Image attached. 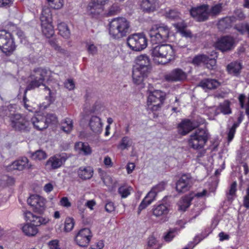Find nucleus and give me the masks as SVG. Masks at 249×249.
Here are the masks:
<instances>
[{
    "label": "nucleus",
    "instance_id": "6e6d98bb",
    "mask_svg": "<svg viewBox=\"0 0 249 249\" xmlns=\"http://www.w3.org/2000/svg\"><path fill=\"white\" fill-rule=\"evenodd\" d=\"M115 209V206L113 202L108 201L107 202L105 205V210L107 212L111 213L114 211Z\"/></svg>",
    "mask_w": 249,
    "mask_h": 249
},
{
    "label": "nucleus",
    "instance_id": "69168bd1",
    "mask_svg": "<svg viewBox=\"0 0 249 249\" xmlns=\"http://www.w3.org/2000/svg\"><path fill=\"white\" fill-rule=\"evenodd\" d=\"M12 4V0H0V7L7 8Z\"/></svg>",
    "mask_w": 249,
    "mask_h": 249
},
{
    "label": "nucleus",
    "instance_id": "79ce46f5",
    "mask_svg": "<svg viewBox=\"0 0 249 249\" xmlns=\"http://www.w3.org/2000/svg\"><path fill=\"white\" fill-rule=\"evenodd\" d=\"M49 221V219L44 218L42 216H36L35 215V217L32 221V224L36 227L42 224H46Z\"/></svg>",
    "mask_w": 249,
    "mask_h": 249
},
{
    "label": "nucleus",
    "instance_id": "052dcab7",
    "mask_svg": "<svg viewBox=\"0 0 249 249\" xmlns=\"http://www.w3.org/2000/svg\"><path fill=\"white\" fill-rule=\"evenodd\" d=\"M45 89L49 91V97H46V100L48 101L47 105H45L44 107H46L50 105L54 101V97L52 92H51L49 88L45 87Z\"/></svg>",
    "mask_w": 249,
    "mask_h": 249
},
{
    "label": "nucleus",
    "instance_id": "39448f33",
    "mask_svg": "<svg viewBox=\"0 0 249 249\" xmlns=\"http://www.w3.org/2000/svg\"><path fill=\"white\" fill-rule=\"evenodd\" d=\"M170 29L165 25H155L149 31L151 41L153 44L161 43L166 41L169 37Z\"/></svg>",
    "mask_w": 249,
    "mask_h": 249
},
{
    "label": "nucleus",
    "instance_id": "f03ea898",
    "mask_svg": "<svg viewBox=\"0 0 249 249\" xmlns=\"http://www.w3.org/2000/svg\"><path fill=\"white\" fill-rule=\"evenodd\" d=\"M150 54L155 63L165 65L174 59L175 52L172 45H157L150 50Z\"/></svg>",
    "mask_w": 249,
    "mask_h": 249
},
{
    "label": "nucleus",
    "instance_id": "f3484780",
    "mask_svg": "<svg viewBox=\"0 0 249 249\" xmlns=\"http://www.w3.org/2000/svg\"><path fill=\"white\" fill-rule=\"evenodd\" d=\"M190 14L198 21H205L208 19L209 16L208 7L206 5H202L193 8L190 11Z\"/></svg>",
    "mask_w": 249,
    "mask_h": 249
},
{
    "label": "nucleus",
    "instance_id": "3c124183",
    "mask_svg": "<svg viewBox=\"0 0 249 249\" xmlns=\"http://www.w3.org/2000/svg\"><path fill=\"white\" fill-rule=\"evenodd\" d=\"M238 124L237 123H234L232 127L230 129L228 136V141L229 142L231 141L233 139L236 129L238 127Z\"/></svg>",
    "mask_w": 249,
    "mask_h": 249
},
{
    "label": "nucleus",
    "instance_id": "9d476101",
    "mask_svg": "<svg viewBox=\"0 0 249 249\" xmlns=\"http://www.w3.org/2000/svg\"><path fill=\"white\" fill-rule=\"evenodd\" d=\"M0 49L6 54L12 53L15 49L11 34L5 30L0 31Z\"/></svg>",
    "mask_w": 249,
    "mask_h": 249
},
{
    "label": "nucleus",
    "instance_id": "37998d69",
    "mask_svg": "<svg viewBox=\"0 0 249 249\" xmlns=\"http://www.w3.org/2000/svg\"><path fill=\"white\" fill-rule=\"evenodd\" d=\"M131 188L126 186H121L118 189V193L122 198H125L130 194Z\"/></svg>",
    "mask_w": 249,
    "mask_h": 249
},
{
    "label": "nucleus",
    "instance_id": "f704fd0d",
    "mask_svg": "<svg viewBox=\"0 0 249 249\" xmlns=\"http://www.w3.org/2000/svg\"><path fill=\"white\" fill-rule=\"evenodd\" d=\"M58 29L59 34L65 38H68L70 36V31L68 26L65 23H60L58 24Z\"/></svg>",
    "mask_w": 249,
    "mask_h": 249
},
{
    "label": "nucleus",
    "instance_id": "7c9ffc66",
    "mask_svg": "<svg viewBox=\"0 0 249 249\" xmlns=\"http://www.w3.org/2000/svg\"><path fill=\"white\" fill-rule=\"evenodd\" d=\"M241 69V64L237 61L231 62L228 64L227 67V70L228 72L234 75H237L239 74Z\"/></svg>",
    "mask_w": 249,
    "mask_h": 249
},
{
    "label": "nucleus",
    "instance_id": "a878e982",
    "mask_svg": "<svg viewBox=\"0 0 249 249\" xmlns=\"http://www.w3.org/2000/svg\"><path fill=\"white\" fill-rule=\"evenodd\" d=\"M220 85L219 82L213 79H204L199 83L198 86L203 89H213L217 88Z\"/></svg>",
    "mask_w": 249,
    "mask_h": 249
},
{
    "label": "nucleus",
    "instance_id": "8fccbe9b",
    "mask_svg": "<svg viewBox=\"0 0 249 249\" xmlns=\"http://www.w3.org/2000/svg\"><path fill=\"white\" fill-rule=\"evenodd\" d=\"M87 48L88 53L92 55L97 54L98 52L97 47L93 44H87Z\"/></svg>",
    "mask_w": 249,
    "mask_h": 249
},
{
    "label": "nucleus",
    "instance_id": "6ab92c4d",
    "mask_svg": "<svg viewBox=\"0 0 249 249\" xmlns=\"http://www.w3.org/2000/svg\"><path fill=\"white\" fill-rule=\"evenodd\" d=\"M65 160L64 157L55 155L49 159L46 163V166L53 169H57L62 166Z\"/></svg>",
    "mask_w": 249,
    "mask_h": 249
},
{
    "label": "nucleus",
    "instance_id": "412c9836",
    "mask_svg": "<svg viewBox=\"0 0 249 249\" xmlns=\"http://www.w3.org/2000/svg\"><path fill=\"white\" fill-rule=\"evenodd\" d=\"M170 211V205L168 203H163L160 204L153 209V214L156 217L166 215Z\"/></svg>",
    "mask_w": 249,
    "mask_h": 249
},
{
    "label": "nucleus",
    "instance_id": "f257e3e1",
    "mask_svg": "<svg viewBox=\"0 0 249 249\" xmlns=\"http://www.w3.org/2000/svg\"><path fill=\"white\" fill-rule=\"evenodd\" d=\"M150 59L146 54H141L136 58L132 72L133 80L135 84H140L147 76L150 71Z\"/></svg>",
    "mask_w": 249,
    "mask_h": 249
},
{
    "label": "nucleus",
    "instance_id": "b1692460",
    "mask_svg": "<svg viewBox=\"0 0 249 249\" xmlns=\"http://www.w3.org/2000/svg\"><path fill=\"white\" fill-rule=\"evenodd\" d=\"M140 5L143 11L152 12L158 7V0H140Z\"/></svg>",
    "mask_w": 249,
    "mask_h": 249
},
{
    "label": "nucleus",
    "instance_id": "de8ad7c7",
    "mask_svg": "<svg viewBox=\"0 0 249 249\" xmlns=\"http://www.w3.org/2000/svg\"><path fill=\"white\" fill-rule=\"evenodd\" d=\"M44 117H45V122L46 124H47V127L49 124H54L57 122V117L56 115L53 114H48Z\"/></svg>",
    "mask_w": 249,
    "mask_h": 249
},
{
    "label": "nucleus",
    "instance_id": "680f3d73",
    "mask_svg": "<svg viewBox=\"0 0 249 249\" xmlns=\"http://www.w3.org/2000/svg\"><path fill=\"white\" fill-rule=\"evenodd\" d=\"M119 10V7L117 5H113L108 10L107 15L109 16L115 15Z\"/></svg>",
    "mask_w": 249,
    "mask_h": 249
},
{
    "label": "nucleus",
    "instance_id": "a211bd4d",
    "mask_svg": "<svg viewBox=\"0 0 249 249\" xmlns=\"http://www.w3.org/2000/svg\"><path fill=\"white\" fill-rule=\"evenodd\" d=\"M32 166L29 160L26 157H23L12 162L9 166V169L22 171L24 169H31Z\"/></svg>",
    "mask_w": 249,
    "mask_h": 249
},
{
    "label": "nucleus",
    "instance_id": "ddd939ff",
    "mask_svg": "<svg viewBox=\"0 0 249 249\" xmlns=\"http://www.w3.org/2000/svg\"><path fill=\"white\" fill-rule=\"evenodd\" d=\"M92 236L89 229L84 228L77 233L75 237V241L79 246L86 247L89 245Z\"/></svg>",
    "mask_w": 249,
    "mask_h": 249
},
{
    "label": "nucleus",
    "instance_id": "c85d7f7f",
    "mask_svg": "<svg viewBox=\"0 0 249 249\" xmlns=\"http://www.w3.org/2000/svg\"><path fill=\"white\" fill-rule=\"evenodd\" d=\"M93 173V170L90 166H82L78 170V174L82 179H88L90 178Z\"/></svg>",
    "mask_w": 249,
    "mask_h": 249
},
{
    "label": "nucleus",
    "instance_id": "5701e85b",
    "mask_svg": "<svg viewBox=\"0 0 249 249\" xmlns=\"http://www.w3.org/2000/svg\"><path fill=\"white\" fill-rule=\"evenodd\" d=\"M103 7L100 5L89 2L87 7V12L92 18H97L103 13Z\"/></svg>",
    "mask_w": 249,
    "mask_h": 249
},
{
    "label": "nucleus",
    "instance_id": "13d9d810",
    "mask_svg": "<svg viewBox=\"0 0 249 249\" xmlns=\"http://www.w3.org/2000/svg\"><path fill=\"white\" fill-rule=\"evenodd\" d=\"M48 246L50 249H59V241L57 239L49 242Z\"/></svg>",
    "mask_w": 249,
    "mask_h": 249
},
{
    "label": "nucleus",
    "instance_id": "1a4fd4ad",
    "mask_svg": "<svg viewBox=\"0 0 249 249\" xmlns=\"http://www.w3.org/2000/svg\"><path fill=\"white\" fill-rule=\"evenodd\" d=\"M165 98V93L156 90L150 92L147 98V106L152 111L159 110L162 105Z\"/></svg>",
    "mask_w": 249,
    "mask_h": 249
},
{
    "label": "nucleus",
    "instance_id": "2eb2a0df",
    "mask_svg": "<svg viewBox=\"0 0 249 249\" xmlns=\"http://www.w3.org/2000/svg\"><path fill=\"white\" fill-rule=\"evenodd\" d=\"M192 63L196 65L204 64L210 70H213L216 68V61L214 58H209L205 54H199L194 57Z\"/></svg>",
    "mask_w": 249,
    "mask_h": 249
},
{
    "label": "nucleus",
    "instance_id": "bb28decb",
    "mask_svg": "<svg viewBox=\"0 0 249 249\" xmlns=\"http://www.w3.org/2000/svg\"><path fill=\"white\" fill-rule=\"evenodd\" d=\"M236 20V18L234 16L227 17L221 19L218 24V28L221 31H224L226 29L231 26L232 24Z\"/></svg>",
    "mask_w": 249,
    "mask_h": 249
},
{
    "label": "nucleus",
    "instance_id": "338daca9",
    "mask_svg": "<svg viewBox=\"0 0 249 249\" xmlns=\"http://www.w3.org/2000/svg\"><path fill=\"white\" fill-rule=\"evenodd\" d=\"M236 182H234L231 184L229 190V195L232 196L235 194L236 191Z\"/></svg>",
    "mask_w": 249,
    "mask_h": 249
},
{
    "label": "nucleus",
    "instance_id": "473e14b6",
    "mask_svg": "<svg viewBox=\"0 0 249 249\" xmlns=\"http://www.w3.org/2000/svg\"><path fill=\"white\" fill-rule=\"evenodd\" d=\"M43 34L48 38L52 36L54 34L53 26L52 22L41 23Z\"/></svg>",
    "mask_w": 249,
    "mask_h": 249
},
{
    "label": "nucleus",
    "instance_id": "c03bdc74",
    "mask_svg": "<svg viewBox=\"0 0 249 249\" xmlns=\"http://www.w3.org/2000/svg\"><path fill=\"white\" fill-rule=\"evenodd\" d=\"M220 109L221 112L224 114H229L231 112L230 107V102L228 101H225L220 105Z\"/></svg>",
    "mask_w": 249,
    "mask_h": 249
},
{
    "label": "nucleus",
    "instance_id": "49530a36",
    "mask_svg": "<svg viewBox=\"0 0 249 249\" xmlns=\"http://www.w3.org/2000/svg\"><path fill=\"white\" fill-rule=\"evenodd\" d=\"M177 231L176 228L170 230L164 236V239L166 242H170L175 236V233Z\"/></svg>",
    "mask_w": 249,
    "mask_h": 249
},
{
    "label": "nucleus",
    "instance_id": "c9c22d12",
    "mask_svg": "<svg viewBox=\"0 0 249 249\" xmlns=\"http://www.w3.org/2000/svg\"><path fill=\"white\" fill-rule=\"evenodd\" d=\"M132 142L131 139L127 136L124 137L122 138L118 145V148L121 149L122 150L128 149L132 145Z\"/></svg>",
    "mask_w": 249,
    "mask_h": 249
},
{
    "label": "nucleus",
    "instance_id": "c756f323",
    "mask_svg": "<svg viewBox=\"0 0 249 249\" xmlns=\"http://www.w3.org/2000/svg\"><path fill=\"white\" fill-rule=\"evenodd\" d=\"M75 149L79 153L83 152L84 155H89L92 152L91 148L88 143L77 142L75 144Z\"/></svg>",
    "mask_w": 249,
    "mask_h": 249
},
{
    "label": "nucleus",
    "instance_id": "09e8293b",
    "mask_svg": "<svg viewBox=\"0 0 249 249\" xmlns=\"http://www.w3.org/2000/svg\"><path fill=\"white\" fill-rule=\"evenodd\" d=\"M166 16L167 18L171 19H177L179 18V13L176 10H171L166 12Z\"/></svg>",
    "mask_w": 249,
    "mask_h": 249
},
{
    "label": "nucleus",
    "instance_id": "7ed1b4c3",
    "mask_svg": "<svg viewBox=\"0 0 249 249\" xmlns=\"http://www.w3.org/2000/svg\"><path fill=\"white\" fill-rule=\"evenodd\" d=\"M130 32V22L125 18H114L109 22V33L113 38H121L126 36Z\"/></svg>",
    "mask_w": 249,
    "mask_h": 249
},
{
    "label": "nucleus",
    "instance_id": "dca6fc26",
    "mask_svg": "<svg viewBox=\"0 0 249 249\" xmlns=\"http://www.w3.org/2000/svg\"><path fill=\"white\" fill-rule=\"evenodd\" d=\"M187 73L182 70L176 68L165 75V79L168 82H182L186 79Z\"/></svg>",
    "mask_w": 249,
    "mask_h": 249
},
{
    "label": "nucleus",
    "instance_id": "cd10ccee",
    "mask_svg": "<svg viewBox=\"0 0 249 249\" xmlns=\"http://www.w3.org/2000/svg\"><path fill=\"white\" fill-rule=\"evenodd\" d=\"M157 194L152 189L147 194L146 196L141 203L139 207V211L140 212L145 209L148 205H150L155 199Z\"/></svg>",
    "mask_w": 249,
    "mask_h": 249
},
{
    "label": "nucleus",
    "instance_id": "393cba45",
    "mask_svg": "<svg viewBox=\"0 0 249 249\" xmlns=\"http://www.w3.org/2000/svg\"><path fill=\"white\" fill-rule=\"evenodd\" d=\"M196 126L189 120L183 121L178 125V131L181 135H185L194 129Z\"/></svg>",
    "mask_w": 249,
    "mask_h": 249
},
{
    "label": "nucleus",
    "instance_id": "a19ab883",
    "mask_svg": "<svg viewBox=\"0 0 249 249\" xmlns=\"http://www.w3.org/2000/svg\"><path fill=\"white\" fill-rule=\"evenodd\" d=\"M48 5L54 9L61 8L64 4V0H47Z\"/></svg>",
    "mask_w": 249,
    "mask_h": 249
},
{
    "label": "nucleus",
    "instance_id": "aec40b11",
    "mask_svg": "<svg viewBox=\"0 0 249 249\" xmlns=\"http://www.w3.org/2000/svg\"><path fill=\"white\" fill-rule=\"evenodd\" d=\"M30 120L31 124H32L34 127L37 130H42L47 127L45 117L44 116L38 114Z\"/></svg>",
    "mask_w": 249,
    "mask_h": 249
},
{
    "label": "nucleus",
    "instance_id": "423d86ee",
    "mask_svg": "<svg viewBox=\"0 0 249 249\" xmlns=\"http://www.w3.org/2000/svg\"><path fill=\"white\" fill-rule=\"evenodd\" d=\"M208 140V132L205 128L196 129L190 135L188 143L190 147L194 149H200L203 147Z\"/></svg>",
    "mask_w": 249,
    "mask_h": 249
},
{
    "label": "nucleus",
    "instance_id": "20e7f679",
    "mask_svg": "<svg viewBox=\"0 0 249 249\" xmlns=\"http://www.w3.org/2000/svg\"><path fill=\"white\" fill-rule=\"evenodd\" d=\"M51 71L47 69L37 68L35 69L30 75V82L27 86L25 94L27 90L39 87L43 85L45 81L49 80L51 75Z\"/></svg>",
    "mask_w": 249,
    "mask_h": 249
},
{
    "label": "nucleus",
    "instance_id": "774afa93",
    "mask_svg": "<svg viewBox=\"0 0 249 249\" xmlns=\"http://www.w3.org/2000/svg\"><path fill=\"white\" fill-rule=\"evenodd\" d=\"M25 217L27 220L32 222L35 215L30 212H26L24 213Z\"/></svg>",
    "mask_w": 249,
    "mask_h": 249
},
{
    "label": "nucleus",
    "instance_id": "864d4df0",
    "mask_svg": "<svg viewBox=\"0 0 249 249\" xmlns=\"http://www.w3.org/2000/svg\"><path fill=\"white\" fill-rule=\"evenodd\" d=\"M165 184L164 182H160L157 185L154 186L152 189L157 194L160 192L162 191L165 189Z\"/></svg>",
    "mask_w": 249,
    "mask_h": 249
},
{
    "label": "nucleus",
    "instance_id": "0eeeda50",
    "mask_svg": "<svg viewBox=\"0 0 249 249\" xmlns=\"http://www.w3.org/2000/svg\"><path fill=\"white\" fill-rule=\"evenodd\" d=\"M11 126L15 130L19 131H29L31 122L29 116L24 117L20 114H11L9 116Z\"/></svg>",
    "mask_w": 249,
    "mask_h": 249
},
{
    "label": "nucleus",
    "instance_id": "0e129e2a",
    "mask_svg": "<svg viewBox=\"0 0 249 249\" xmlns=\"http://www.w3.org/2000/svg\"><path fill=\"white\" fill-rule=\"evenodd\" d=\"M60 203L61 206L69 208L71 206V203L67 197H62L60 200Z\"/></svg>",
    "mask_w": 249,
    "mask_h": 249
},
{
    "label": "nucleus",
    "instance_id": "a18cd8bd",
    "mask_svg": "<svg viewBox=\"0 0 249 249\" xmlns=\"http://www.w3.org/2000/svg\"><path fill=\"white\" fill-rule=\"evenodd\" d=\"M74 220L71 218H66L65 222V231L67 232L70 231L74 226Z\"/></svg>",
    "mask_w": 249,
    "mask_h": 249
},
{
    "label": "nucleus",
    "instance_id": "603ef678",
    "mask_svg": "<svg viewBox=\"0 0 249 249\" xmlns=\"http://www.w3.org/2000/svg\"><path fill=\"white\" fill-rule=\"evenodd\" d=\"M49 43L50 45L54 48V49L57 51L58 52H60L61 53L65 54L66 53V50L64 49L61 48L60 46H59L56 42L53 39H51L49 41Z\"/></svg>",
    "mask_w": 249,
    "mask_h": 249
},
{
    "label": "nucleus",
    "instance_id": "e433bc0d",
    "mask_svg": "<svg viewBox=\"0 0 249 249\" xmlns=\"http://www.w3.org/2000/svg\"><path fill=\"white\" fill-rule=\"evenodd\" d=\"M73 124L72 120L70 118H66L62 123L61 129L67 133H69L72 130Z\"/></svg>",
    "mask_w": 249,
    "mask_h": 249
},
{
    "label": "nucleus",
    "instance_id": "9b49d317",
    "mask_svg": "<svg viewBox=\"0 0 249 249\" xmlns=\"http://www.w3.org/2000/svg\"><path fill=\"white\" fill-rule=\"evenodd\" d=\"M34 212L42 213L46 209V200L43 197L36 195H31L27 200Z\"/></svg>",
    "mask_w": 249,
    "mask_h": 249
},
{
    "label": "nucleus",
    "instance_id": "72a5a7b5",
    "mask_svg": "<svg viewBox=\"0 0 249 249\" xmlns=\"http://www.w3.org/2000/svg\"><path fill=\"white\" fill-rule=\"evenodd\" d=\"M22 231L29 236L35 235L37 232V229L33 224H27L22 227Z\"/></svg>",
    "mask_w": 249,
    "mask_h": 249
},
{
    "label": "nucleus",
    "instance_id": "4468645a",
    "mask_svg": "<svg viewBox=\"0 0 249 249\" xmlns=\"http://www.w3.org/2000/svg\"><path fill=\"white\" fill-rule=\"evenodd\" d=\"M215 46L222 52L231 50L234 47V40L230 36H225L219 39L215 43Z\"/></svg>",
    "mask_w": 249,
    "mask_h": 249
},
{
    "label": "nucleus",
    "instance_id": "4be33fe9",
    "mask_svg": "<svg viewBox=\"0 0 249 249\" xmlns=\"http://www.w3.org/2000/svg\"><path fill=\"white\" fill-rule=\"evenodd\" d=\"M89 125L93 132L99 134L102 131V124L99 117L93 116L89 120Z\"/></svg>",
    "mask_w": 249,
    "mask_h": 249
},
{
    "label": "nucleus",
    "instance_id": "f8f14e48",
    "mask_svg": "<svg viewBox=\"0 0 249 249\" xmlns=\"http://www.w3.org/2000/svg\"><path fill=\"white\" fill-rule=\"evenodd\" d=\"M193 183V180L190 174L181 176L176 182V190L178 193H184L189 191Z\"/></svg>",
    "mask_w": 249,
    "mask_h": 249
},
{
    "label": "nucleus",
    "instance_id": "2f4dec72",
    "mask_svg": "<svg viewBox=\"0 0 249 249\" xmlns=\"http://www.w3.org/2000/svg\"><path fill=\"white\" fill-rule=\"evenodd\" d=\"M41 23L52 22V14L48 7L43 8L40 16Z\"/></svg>",
    "mask_w": 249,
    "mask_h": 249
},
{
    "label": "nucleus",
    "instance_id": "4c0bfd02",
    "mask_svg": "<svg viewBox=\"0 0 249 249\" xmlns=\"http://www.w3.org/2000/svg\"><path fill=\"white\" fill-rule=\"evenodd\" d=\"M192 199L189 197H185L178 203V210L185 211L190 205Z\"/></svg>",
    "mask_w": 249,
    "mask_h": 249
},
{
    "label": "nucleus",
    "instance_id": "bf43d9fd",
    "mask_svg": "<svg viewBox=\"0 0 249 249\" xmlns=\"http://www.w3.org/2000/svg\"><path fill=\"white\" fill-rule=\"evenodd\" d=\"M65 87L69 90H72L75 88V84L72 79H69L64 83Z\"/></svg>",
    "mask_w": 249,
    "mask_h": 249
},
{
    "label": "nucleus",
    "instance_id": "5fc2aeb1",
    "mask_svg": "<svg viewBox=\"0 0 249 249\" xmlns=\"http://www.w3.org/2000/svg\"><path fill=\"white\" fill-rule=\"evenodd\" d=\"M243 204L246 208H249V183L246 189V195L244 197Z\"/></svg>",
    "mask_w": 249,
    "mask_h": 249
},
{
    "label": "nucleus",
    "instance_id": "6e6552de",
    "mask_svg": "<svg viewBox=\"0 0 249 249\" xmlns=\"http://www.w3.org/2000/svg\"><path fill=\"white\" fill-rule=\"evenodd\" d=\"M127 43L132 50L140 51L146 47L147 40L143 34H134L127 38Z\"/></svg>",
    "mask_w": 249,
    "mask_h": 249
},
{
    "label": "nucleus",
    "instance_id": "ea45409f",
    "mask_svg": "<svg viewBox=\"0 0 249 249\" xmlns=\"http://www.w3.org/2000/svg\"><path fill=\"white\" fill-rule=\"evenodd\" d=\"M83 201L84 199H82L81 200L79 201L77 203L78 208L82 212H83L85 207H87L90 210H92L93 207L96 204V202L94 200H88L87 201V202H86L84 207L83 208L82 207V203H83Z\"/></svg>",
    "mask_w": 249,
    "mask_h": 249
},
{
    "label": "nucleus",
    "instance_id": "58836bf2",
    "mask_svg": "<svg viewBox=\"0 0 249 249\" xmlns=\"http://www.w3.org/2000/svg\"><path fill=\"white\" fill-rule=\"evenodd\" d=\"M47 157L46 152L42 150H38L31 153V158L34 160H41Z\"/></svg>",
    "mask_w": 249,
    "mask_h": 249
},
{
    "label": "nucleus",
    "instance_id": "4d7b16f0",
    "mask_svg": "<svg viewBox=\"0 0 249 249\" xmlns=\"http://www.w3.org/2000/svg\"><path fill=\"white\" fill-rule=\"evenodd\" d=\"M158 241L154 235H151L148 238L147 246L150 248L153 247L155 245H157Z\"/></svg>",
    "mask_w": 249,
    "mask_h": 249
},
{
    "label": "nucleus",
    "instance_id": "e2e57ef3",
    "mask_svg": "<svg viewBox=\"0 0 249 249\" xmlns=\"http://www.w3.org/2000/svg\"><path fill=\"white\" fill-rule=\"evenodd\" d=\"M221 9L222 7L221 5L216 4L212 7L211 13L213 15H217L221 11Z\"/></svg>",
    "mask_w": 249,
    "mask_h": 249
}]
</instances>
